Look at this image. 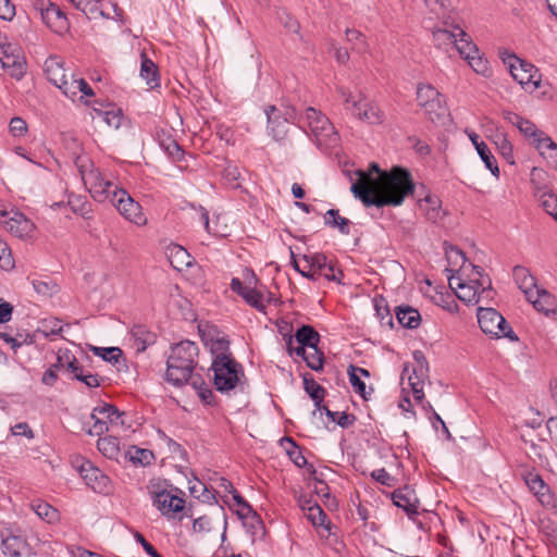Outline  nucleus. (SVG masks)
<instances>
[{"instance_id": "obj_8", "label": "nucleus", "mask_w": 557, "mask_h": 557, "mask_svg": "<svg viewBox=\"0 0 557 557\" xmlns=\"http://www.w3.org/2000/svg\"><path fill=\"white\" fill-rule=\"evenodd\" d=\"M417 102L418 106L423 110L424 115L431 122L441 120L447 113V108L443 95L432 85H418Z\"/></svg>"}, {"instance_id": "obj_59", "label": "nucleus", "mask_w": 557, "mask_h": 557, "mask_svg": "<svg viewBox=\"0 0 557 557\" xmlns=\"http://www.w3.org/2000/svg\"><path fill=\"white\" fill-rule=\"evenodd\" d=\"M9 131L14 137H22L27 133V123L18 116L11 119Z\"/></svg>"}, {"instance_id": "obj_18", "label": "nucleus", "mask_w": 557, "mask_h": 557, "mask_svg": "<svg viewBox=\"0 0 557 557\" xmlns=\"http://www.w3.org/2000/svg\"><path fill=\"white\" fill-rule=\"evenodd\" d=\"M152 503L166 517H174L185 507V500L182 497L165 490L154 493Z\"/></svg>"}, {"instance_id": "obj_62", "label": "nucleus", "mask_w": 557, "mask_h": 557, "mask_svg": "<svg viewBox=\"0 0 557 557\" xmlns=\"http://www.w3.org/2000/svg\"><path fill=\"white\" fill-rule=\"evenodd\" d=\"M349 382L356 393H358L362 398L367 399L366 393V384L361 381L359 374L354 373L348 369Z\"/></svg>"}, {"instance_id": "obj_51", "label": "nucleus", "mask_w": 557, "mask_h": 557, "mask_svg": "<svg viewBox=\"0 0 557 557\" xmlns=\"http://www.w3.org/2000/svg\"><path fill=\"white\" fill-rule=\"evenodd\" d=\"M277 17L280 23L284 26L288 34H298L300 29L299 22L292 16L286 10L277 11Z\"/></svg>"}, {"instance_id": "obj_16", "label": "nucleus", "mask_w": 557, "mask_h": 557, "mask_svg": "<svg viewBox=\"0 0 557 557\" xmlns=\"http://www.w3.org/2000/svg\"><path fill=\"white\" fill-rule=\"evenodd\" d=\"M85 483L96 493L107 494L110 491V479L90 461L83 460L78 467Z\"/></svg>"}, {"instance_id": "obj_31", "label": "nucleus", "mask_w": 557, "mask_h": 557, "mask_svg": "<svg viewBox=\"0 0 557 557\" xmlns=\"http://www.w3.org/2000/svg\"><path fill=\"white\" fill-rule=\"evenodd\" d=\"M131 338L138 352H143L149 345L156 342V334L150 332L145 325H134L131 330Z\"/></svg>"}, {"instance_id": "obj_50", "label": "nucleus", "mask_w": 557, "mask_h": 557, "mask_svg": "<svg viewBox=\"0 0 557 557\" xmlns=\"http://www.w3.org/2000/svg\"><path fill=\"white\" fill-rule=\"evenodd\" d=\"M531 183L534 186L535 195L539 196L544 189H548L546 185L547 173L540 168L534 166L531 170Z\"/></svg>"}, {"instance_id": "obj_36", "label": "nucleus", "mask_w": 557, "mask_h": 557, "mask_svg": "<svg viewBox=\"0 0 557 557\" xmlns=\"http://www.w3.org/2000/svg\"><path fill=\"white\" fill-rule=\"evenodd\" d=\"M533 307L541 312L548 313L553 307V296L545 289L539 287L535 288L534 295L531 298H527Z\"/></svg>"}, {"instance_id": "obj_54", "label": "nucleus", "mask_w": 557, "mask_h": 557, "mask_svg": "<svg viewBox=\"0 0 557 557\" xmlns=\"http://www.w3.org/2000/svg\"><path fill=\"white\" fill-rule=\"evenodd\" d=\"M283 443H287L289 446H292V451L289 453V458L299 468H302L307 465V459L302 455V453L299 449V446L296 444V442L290 437H283Z\"/></svg>"}, {"instance_id": "obj_6", "label": "nucleus", "mask_w": 557, "mask_h": 557, "mask_svg": "<svg viewBox=\"0 0 557 557\" xmlns=\"http://www.w3.org/2000/svg\"><path fill=\"white\" fill-rule=\"evenodd\" d=\"M210 370L213 372V383L221 393L234 389L244 376L243 367L233 357H222L212 360Z\"/></svg>"}, {"instance_id": "obj_42", "label": "nucleus", "mask_w": 557, "mask_h": 557, "mask_svg": "<svg viewBox=\"0 0 557 557\" xmlns=\"http://www.w3.org/2000/svg\"><path fill=\"white\" fill-rule=\"evenodd\" d=\"M140 76L147 82L151 88L157 87L159 85V76L156 64L146 58V55L141 54V66H140Z\"/></svg>"}, {"instance_id": "obj_53", "label": "nucleus", "mask_w": 557, "mask_h": 557, "mask_svg": "<svg viewBox=\"0 0 557 557\" xmlns=\"http://www.w3.org/2000/svg\"><path fill=\"white\" fill-rule=\"evenodd\" d=\"M308 504H309L308 512H307L308 519L314 525H318V527L324 525V523L326 521L325 512L322 510V508L317 503L308 502Z\"/></svg>"}, {"instance_id": "obj_15", "label": "nucleus", "mask_w": 557, "mask_h": 557, "mask_svg": "<svg viewBox=\"0 0 557 557\" xmlns=\"http://www.w3.org/2000/svg\"><path fill=\"white\" fill-rule=\"evenodd\" d=\"M231 289L242 296L249 306L263 313L265 312L267 304H270L274 300L272 293L267 292L264 294L259 289L246 286L237 277L232 278Z\"/></svg>"}, {"instance_id": "obj_57", "label": "nucleus", "mask_w": 557, "mask_h": 557, "mask_svg": "<svg viewBox=\"0 0 557 557\" xmlns=\"http://www.w3.org/2000/svg\"><path fill=\"white\" fill-rule=\"evenodd\" d=\"M376 315L380 319V322L382 325H387L389 327H393V317L387 308V306L384 304V299L375 300L374 304Z\"/></svg>"}, {"instance_id": "obj_38", "label": "nucleus", "mask_w": 557, "mask_h": 557, "mask_svg": "<svg viewBox=\"0 0 557 557\" xmlns=\"http://www.w3.org/2000/svg\"><path fill=\"white\" fill-rule=\"evenodd\" d=\"M493 141L498 149L499 153L509 164H515L513 147L509 141L507 135L503 132H496L493 136Z\"/></svg>"}, {"instance_id": "obj_28", "label": "nucleus", "mask_w": 557, "mask_h": 557, "mask_svg": "<svg viewBox=\"0 0 557 557\" xmlns=\"http://www.w3.org/2000/svg\"><path fill=\"white\" fill-rule=\"evenodd\" d=\"M525 483L530 491L537 497L541 504L549 506L553 504V496L548 486L539 474L530 473L525 478Z\"/></svg>"}, {"instance_id": "obj_58", "label": "nucleus", "mask_w": 557, "mask_h": 557, "mask_svg": "<svg viewBox=\"0 0 557 557\" xmlns=\"http://www.w3.org/2000/svg\"><path fill=\"white\" fill-rule=\"evenodd\" d=\"M91 419L94 420V424L88 430L90 435L101 436L103 433L110 431V426L108 425V422L103 416L96 413V417Z\"/></svg>"}, {"instance_id": "obj_49", "label": "nucleus", "mask_w": 557, "mask_h": 557, "mask_svg": "<svg viewBox=\"0 0 557 557\" xmlns=\"http://www.w3.org/2000/svg\"><path fill=\"white\" fill-rule=\"evenodd\" d=\"M310 351H307L305 357V362L307 366L313 371H321L323 369V352L314 346V348H309Z\"/></svg>"}, {"instance_id": "obj_27", "label": "nucleus", "mask_w": 557, "mask_h": 557, "mask_svg": "<svg viewBox=\"0 0 557 557\" xmlns=\"http://www.w3.org/2000/svg\"><path fill=\"white\" fill-rule=\"evenodd\" d=\"M44 71L47 79L59 87L60 84H64V79L67 77L63 67V62L58 57H49L44 64Z\"/></svg>"}, {"instance_id": "obj_34", "label": "nucleus", "mask_w": 557, "mask_h": 557, "mask_svg": "<svg viewBox=\"0 0 557 557\" xmlns=\"http://www.w3.org/2000/svg\"><path fill=\"white\" fill-rule=\"evenodd\" d=\"M98 117H100L108 126L117 129L123 122V114L121 109L108 106L104 109H94Z\"/></svg>"}, {"instance_id": "obj_2", "label": "nucleus", "mask_w": 557, "mask_h": 557, "mask_svg": "<svg viewBox=\"0 0 557 557\" xmlns=\"http://www.w3.org/2000/svg\"><path fill=\"white\" fill-rule=\"evenodd\" d=\"M198 346L191 341L175 344L166 361V381L175 386L187 384L197 366Z\"/></svg>"}, {"instance_id": "obj_22", "label": "nucleus", "mask_w": 557, "mask_h": 557, "mask_svg": "<svg viewBox=\"0 0 557 557\" xmlns=\"http://www.w3.org/2000/svg\"><path fill=\"white\" fill-rule=\"evenodd\" d=\"M508 120L518 127V129L528 138L532 139V144L534 147H537V144L540 140H542L543 137H547L544 132L537 129L535 124H533L531 121L523 119L520 115L508 113Z\"/></svg>"}, {"instance_id": "obj_33", "label": "nucleus", "mask_w": 557, "mask_h": 557, "mask_svg": "<svg viewBox=\"0 0 557 557\" xmlns=\"http://www.w3.org/2000/svg\"><path fill=\"white\" fill-rule=\"evenodd\" d=\"M396 318L405 327L417 329L421 321L419 311L412 307H398L396 311Z\"/></svg>"}, {"instance_id": "obj_64", "label": "nucleus", "mask_w": 557, "mask_h": 557, "mask_svg": "<svg viewBox=\"0 0 557 557\" xmlns=\"http://www.w3.org/2000/svg\"><path fill=\"white\" fill-rule=\"evenodd\" d=\"M15 15V5L11 0H0V18L11 21Z\"/></svg>"}, {"instance_id": "obj_47", "label": "nucleus", "mask_w": 557, "mask_h": 557, "mask_svg": "<svg viewBox=\"0 0 557 557\" xmlns=\"http://www.w3.org/2000/svg\"><path fill=\"white\" fill-rule=\"evenodd\" d=\"M23 542L17 536H10L2 541V552L7 557H22Z\"/></svg>"}, {"instance_id": "obj_35", "label": "nucleus", "mask_w": 557, "mask_h": 557, "mask_svg": "<svg viewBox=\"0 0 557 557\" xmlns=\"http://www.w3.org/2000/svg\"><path fill=\"white\" fill-rule=\"evenodd\" d=\"M295 339L298 344L307 346V348H314L320 342V335L312 326L302 325L297 330Z\"/></svg>"}, {"instance_id": "obj_21", "label": "nucleus", "mask_w": 557, "mask_h": 557, "mask_svg": "<svg viewBox=\"0 0 557 557\" xmlns=\"http://www.w3.org/2000/svg\"><path fill=\"white\" fill-rule=\"evenodd\" d=\"M420 208L423 210L428 221L440 224L446 215L442 209V201L435 195H428L420 201Z\"/></svg>"}, {"instance_id": "obj_61", "label": "nucleus", "mask_w": 557, "mask_h": 557, "mask_svg": "<svg viewBox=\"0 0 557 557\" xmlns=\"http://www.w3.org/2000/svg\"><path fill=\"white\" fill-rule=\"evenodd\" d=\"M189 491L190 493L197 497V498H202L203 502H208L210 500L211 498H213V495L212 493L206 487V485L200 482V481H197L196 483H194L191 486H189Z\"/></svg>"}, {"instance_id": "obj_23", "label": "nucleus", "mask_w": 557, "mask_h": 557, "mask_svg": "<svg viewBox=\"0 0 557 557\" xmlns=\"http://www.w3.org/2000/svg\"><path fill=\"white\" fill-rule=\"evenodd\" d=\"M469 138L473 146L475 147V150L478 154L480 156L481 160L484 162L486 169L491 171V173L495 176H499V168L497 165V161L493 153L491 152L490 148L484 141L479 140L480 136L475 133L469 134Z\"/></svg>"}, {"instance_id": "obj_20", "label": "nucleus", "mask_w": 557, "mask_h": 557, "mask_svg": "<svg viewBox=\"0 0 557 557\" xmlns=\"http://www.w3.org/2000/svg\"><path fill=\"white\" fill-rule=\"evenodd\" d=\"M414 359L419 363L418 368L412 370L408 376L409 386L411 388L416 401L421 403L424 398L423 385L425 376L426 360L420 351L414 352Z\"/></svg>"}, {"instance_id": "obj_45", "label": "nucleus", "mask_w": 557, "mask_h": 557, "mask_svg": "<svg viewBox=\"0 0 557 557\" xmlns=\"http://www.w3.org/2000/svg\"><path fill=\"white\" fill-rule=\"evenodd\" d=\"M537 197L543 209L557 221V196L544 189Z\"/></svg>"}, {"instance_id": "obj_24", "label": "nucleus", "mask_w": 557, "mask_h": 557, "mask_svg": "<svg viewBox=\"0 0 557 557\" xmlns=\"http://www.w3.org/2000/svg\"><path fill=\"white\" fill-rule=\"evenodd\" d=\"M214 334H211V332L208 333V335L205 337L206 346L209 347L213 360H218L222 357H232L230 352V342L224 335H220L218 331H213Z\"/></svg>"}, {"instance_id": "obj_11", "label": "nucleus", "mask_w": 557, "mask_h": 557, "mask_svg": "<svg viewBox=\"0 0 557 557\" xmlns=\"http://www.w3.org/2000/svg\"><path fill=\"white\" fill-rule=\"evenodd\" d=\"M81 175L85 187L97 201L110 199L113 195V190L117 189V187L106 178L99 169L94 168L92 164H90L88 169L82 166Z\"/></svg>"}, {"instance_id": "obj_48", "label": "nucleus", "mask_w": 557, "mask_h": 557, "mask_svg": "<svg viewBox=\"0 0 557 557\" xmlns=\"http://www.w3.org/2000/svg\"><path fill=\"white\" fill-rule=\"evenodd\" d=\"M127 455L133 463L141 466L149 465L152 458V453L150 450L138 448L136 446H132L127 450Z\"/></svg>"}, {"instance_id": "obj_5", "label": "nucleus", "mask_w": 557, "mask_h": 557, "mask_svg": "<svg viewBox=\"0 0 557 557\" xmlns=\"http://www.w3.org/2000/svg\"><path fill=\"white\" fill-rule=\"evenodd\" d=\"M499 55L503 62L508 66L512 78L518 82L524 90L532 92L540 87L541 75L533 64L521 60L507 50H500Z\"/></svg>"}, {"instance_id": "obj_3", "label": "nucleus", "mask_w": 557, "mask_h": 557, "mask_svg": "<svg viewBox=\"0 0 557 557\" xmlns=\"http://www.w3.org/2000/svg\"><path fill=\"white\" fill-rule=\"evenodd\" d=\"M448 281L450 287H454V281H457L456 295L468 305L488 304L495 294L490 277L483 273L482 268L476 265H472L469 281L456 276H449Z\"/></svg>"}, {"instance_id": "obj_29", "label": "nucleus", "mask_w": 557, "mask_h": 557, "mask_svg": "<svg viewBox=\"0 0 557 557\" xmlns=\"http://www.w3.org/2000/svg\"><path fill=\"white\" fill-rule=\"evenodd\" d=\"M513 278L518 287L522 290L527 298L534 295L536 283L529 270L521 265H516L512 271Z\"/></svg>"}, {"instance_id": "obj_14", "label": "nucleus", "mask_w": 557, "mask_h": 557, "mask_svg": "<svg viewBox=\"0 0 557 557\" xmlns=\"http://www.w3.org/2000/svg\"><path fill=\"white\" fill-rule=\"evenodd\" d=\"M302 261L307 263V268H314L317 270L318 277L323 276L327 281H333L342 284L344 273L336 265V262L329 258L325 253L314 252L310 255H304Z\"/></svg>"}, {"instance_id": "obj_30", "label": "nucleus", "mask_w": 557, "mask_h": 557, "mask_svg": "<svg viewBox=\"0 0 557 557\" xmlns=\"http://www.w3.org/2000/svg\"><path fill=\"white\" fill-rule=\"evenodd\" d=\"M29 507L42 521L49 524L60 521L59 510L42 499L33 500Z\"/></svg>"}, {"instance_id": "obj_32", "label": "nucleus", "mask_w": 557, "mask_h": 557, "mask_svg": "<svg viewBox=\"0 0 557 557\" xmlns=\"http://www.w3.org/2000/svg\"><path fill=\"white\" fill-rule=\"evenodd\" d=\"M97 448L104 457L113 460H117L121 454L120 440L113 435L99 437Z\"/></svg>"}, {"instance_id": "obj_41", "label": "nucleus", "mask_w": 557, "mask_h": 557, "mask_svg": "<svg viewBox=\"0 0 557 557\" xmlns=\"http://www.w3.org/2000/svg\"><path fill=\"white\" fill-rule=\"evenodd\" d=\"M324 223L331 227H337L344 235H348L350 232V221L339 215L338 210L330 209L324 214Z\"/></svg>"}, {"instance_id": "obj_1", "label": "nucleus", "mask_w": 557, "mask_h": 557, "mask_svg": "<svg viewBox=\"0 0 557 557\" xmlns=\"http://www.w3.org/2000/svg\"><path fill=\"white\" fill-rule=\"evenodd\" d=\"M350 190L367 207L400 206L414 190L410 173L401 168L384 172L377 163H371L368 171L358 170Z\"/></svg>"}, {"instance_id": "obj_56", "label": "nucleus", "mask_w": 557, "mask_h": 557, "mask_svg": "<svg viewBox=\"0 0 557 557\" xmlns=\"http://www.w3.org/2000/svg\"><path fill=\"white\" fill-rule=\"evenodd\" d=\"M58 88L61 89L66 97L74 99L79 94V78L71 76L69 79L66 77L64 84H60Z\"/></svg>"}, {"instance_id": "obj_52", "label": "nucleus", "mask_w": 557, "mask_h": 557, "mask_svg": "<svg viewBox=\"0 0 557 557\" xmlns=\"http://www.w3.org/2000/svg\"><path fill=\"white\" fill-rule=\"evenodd\" d=\"M91 350L96 356L111 363H116L122 356V350L119 347H92Z\"/></svg>"}, {"instance_id": "obj_17", "label": "nucleus", "mask_w": 557, "mask_h": 557, "mask_svg": "<svg viewBox=\"0 0 557 557\" xmlns=\"http://www.w3.org/2000/svg\"><path fill=\"white\" fill-rule=\"evenodd\" d=\"M1 223L10 233L20 238L29 236L35 228L34 223L21 212H13L12 215L2 212Z\"/></svg>"}, {"instance_id": "obj_55", "label": "nucleus", "mask_w": 557, "mask_h": 557, "mask_svg": "<svg viewBox=\"0 0 557 557\" xmlns=\"http://www.w3.org/2000/svg\"><path fill=\"white\" fill-rule=\"evenodd\" d=\"M5 58H7V61L2 60V62H1L2 66H4V67L12 66L13 67L12 76H14L17 79L22 78L26 72V63H25L24 59L21 58L20 55H16L12 60V63H10V58L9 57H5Z\"/></svg>"}, {"instance_id": "obj_40", "label": "nucleus", "mask_w": 557, "mask_h": 557, "mask_svg": "<svg viewBox=\"0 0 557 557\" xmlns=\"http://www.w3.org/2000/svg\"><path fill=\"white\" fill-rule=\"evenodd\" d=\"M188 383L193 386V388L197 392L200 399L207 404L211 405L214 398L213 392L210 386L205 382L202 376L195 374L190 377Z\"/></svg>"}, {"instance_id": "obj_12", "label": "nucleus", "mask_w": 557, "mask_h": 557, "mask_svg": "<svg viewBox=\"0 0 557 557\" xmlns=\"http://www.w3.org/2000/svg\"><path fill=\"white\" fill-rule=\"evenodd\" d=\"M110 201L127 221L138 226L146 225L147 218L143 213L141 206L139 202L135 201L125 189H114Z\"/></svg>"}, {"instance_id": "obj_25", "label": "nucleus", "mask_w": 557, "mask_h": 557, "mask_svg": "<svg viewBox=\"0 0 557 557\" xmlns=\"http://www.w3.org/2000/svg\"><path fill=\"white\" fill-rule=\"evenodd\" d=\"M268 117V131L269 134L275 139L281 140L285 138L287 134V123L278 114V110L274 106H270L265 109Z\"/></svg>"}, {"instance_id": "obj_7", "label": "nucleus", "mask_w": 557, "mask_h": 557, "mask_svg": "<svg viewBox=\"0 0 557 557\" xmlns=\"http://www.w3.org/2000/svg\"><path fill=\"white\" fill-rule=\"evenodd\" d=\"M306 120L317 145L330 149L338 145L339 136L335 127L321 111L309 107L306 109Z\"/></svg>"}, {"instance_id": "obj_63", "label": "nucleus", "mask_w": 557, "mask_h": 557, "mask_svg": "<svg viewBox=\"0 0 557 557\" xmlns=\"http://www.w3.org/2000/svg\"><path fill=\"white\" fill-rule=\"evenodd\" d=\"M364 103V97L361 94H359L358 96H356V98H354L350 101V104H347L345 107V109L349 111L354 116L359 119L360 114L362 113Z\"/></svg>"}, {"instance_id": "obj_19", "label": "nucleus", "mask_w": 557, "mask_h": 557, "mask_svg": "<svg viewBox=\"0 0 557 557\" xmlns=\"http://www.w3.org/2000/svg\"><path fill=\"white\" fill-rule=\"evenodd\" d=\"M96 413L106 418L108 425L110 426V431L127 430L131 428L125 420L126 413L124 411H120L113 405L103 404L102 406L94 408L90 418H95Z\"/></svg>"}, {"instance_id": "obj_37", "label": "nucleus", "mask_w": 557, "mask_h": 557, "mask_svg": "<svg viewBox=\"0 0 557 557\" xmlns=\"http://www.w3.org/2000/svg\"><path fill=\"white\" fill-rule=\"evenodd\" d=\"M536 149L548 163L557 169V144L549 137H543L539 141Z\"/></svg>"}, {"instance_id": "obj_26", "label": "nucleus", "mask_w": 557, "mask_h": 557, "mask_svg": "<svg viewBox=\"0 0 557 557\" xmlns=\"http://www.w3.org/2000/svg\"><path fill=\"white\" fill-rule=\"evenodd\" d=\"M392 500L395 506L404 509L407 515L418 513L417 498L409 487L398 488L392 493Z\"/></svg>"}, {"instance_id": "obj_39", "label": "nucleus", "mask_w": 557, "mask_h": 557, "mask_svg": "<svg viewBox=\"0 0 557 557\" xmlns=\"http://www.w3.org/2000/svg\"><path fill=\"white\" fill-rule=\"evenodd\" d=\"M304 388L314 401L317 409L321 410V404L325 395V389L320 384H318L314 379L307 375H304Z\"/></svg>"}, {"instance_id": "obj_4", "label": "nucleus", "mask_w": 557, "mask_h": 557, "mask_svg": "<svg viewBox=\"0 0 557 557\" xmlns=\"http://www.w3.org/2000/svg\"><path fill=\"white\" fill-rule=\"evenodd\" d=\"M426 8L441 17V22L431 26V18L424 22V28L432 30V35H468L457 13L453 12L450 0H424Z\"/></svg>"}, {"instance_id": "obj_10", "label": "nucleus", "mask_w": 557, "mask_h": 557, "mask_svg": "<svg viewBox=\"0 0 557 557\" xmlns=\"http://www.w3.org/2000/svg\"><path fill=\"white\" fill-rule=\"evenodd\" d=\"M454 46L460 57L467 61L469 66L479 75L492 76V69L487 59L480 52L476 44L470 37H453Z\"/></svg>"}, {"instance_id": "obj_46", "label": "nucleus", "mask_w": 557, "mask_h": 557, "mask_svg": "<svg viewBox=\"0 0 557 557\" xmlns=\"http://www.w3.org/2000/svg\"><path fill=\"white\" fill-rule=\"evenodd\" d=\"M359 120L369 124H380L383 121V114L375 104L366 102Z\"/></svg>"}, {"instance_id": "obj_60", "label": "nucleus", "mask_w": 557, "mask_h": 557, "mask_svg": "<svg viewBox=\"0 0 557 557\" xmlns=\"http://www.w3.org/2000/svg\"><path fill=\"white\" fill-rule=\"evenodd\" d=\"M0 268L4 270H9L13 268V259L11 256V251L5 242L0 238Z\"/></svg>"}, {"instance_id": "obj_43", "label": "nucleus", "mask_w": 557, "mask_h": 557, "mask_svg": "<svg viewBox=\"0 0 557 557\" xmlns=\"http://www.w3.org/2000/svg\"><path fill=\"white\" fill-rule=\"evenodd\" d=\"M70 2L77 10L82 11L88 18L96 17L97 15H104L100 9V0H70Z\"/></svg>"}, {"instance_id": "obj_9", "label": "nucleus", "mask_w": 557, "mask_h": 557, "mask_svg": "<svg viewBox=\"0 0 557 557\" xmlns=\"http://www.w3.org/2000/svg\"><path fill=\"white\" fill-rule=\"evenodd\" d=\"M478 323L485 334H490L497 338L506 337L512 342H517L518 337L507 323L505 318L493 308H478Z\"/></svg>"}, {"instance_id": "obj_13", "label": "nucleus", "mask_w": 557, "mask_h": 557, "mask_svg": "<svg viewBox=\"0 0 557 557\" xmlns=\"http://www.w3.org/2000/svg\"><path fill=\"white\" fill-rule=\"evenodd\" d=\"M34 7L39 11L44 23L55 35H63V33L67 30V17L59 5L51 2L50 0H36Z\"/></svg>"}, {"instance_id": "obj_44", "label": "nucleus", "mask_w": 557, "mask_h": 557, "mask_svg": "<svg viewBox=\"0 0 557 557\" xmlns=\"http://www.w3.org/2000/svg\"><path fill=\"white\" fill-rule=\"evenodd\" d=\"M189 253L182 246L175 245L170 248V261L175 269L181 270L182 267L189 265Z\"/></svg>"}]
</instances>
